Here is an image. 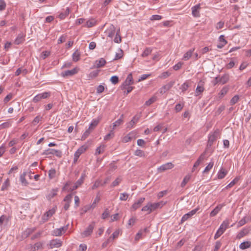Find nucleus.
Masks as SVG:
<instances>
[{"instance_id": "1", "label": "nucleus", "mask_w": 251, "mask_h": 251, "mask_svg": "<svg viewBox=\"0 0 251 251\" xmlns=\"http://www.w3.org/2000/svg\"><path fill=\"white\" fill-rule=\"evenodd\" d=\"M229 222L228 220H225L222 224L221 225L220 227L217 231L216 233L214 235V239H216L219 238L225 231L229 227Z\"/></svg>"}, {"instance_id": "2", "label": "nucleus", "mask_w": 251, "mask_h": 251, "mask_svg": "<svg viewBox=\"0 0 251 251\" xmlns=\"http://www.w3.org/2000/svg\"><path fill=\"white\" fill-rule=\"evenodd\" d=\"M220 131L219 129H216L213 132H211L208 136V140L207 143V147H210L214 141L218 138V136L219 134Z\"/></svg>"}, {"instance_id": "3", "label": "nucleus", "mask_w": 251, "mask_h": 251, "mask_svg": "<svg viewBox=\"0 0 251 251\" xmlns=\"http://www.w3.org/2000/svg\"><path fill=\"white\" fill-rule=\"evenodd\" d=\"M51 95L50 92H44L40 93L35 96L33 99V101L34 102H37L41 100L42 99H46L49 98Z\"/></svg>"}, {"instance_id": "4", "label": "nucleus", "mask_w": 251, "mask_h": 251, "mask_svg": "<svg viewBox=\"0 0 251 251\" xmlns=\"http://www.w3.org/2000/svg\"><path fill=\"white\" fill-rule=\"evenodd\" d=\"M134 83V81L132 77V74H129L125 82L123 83L122 85L121 86V88L122 90L126 89V87L129 85L132 84Z\"/></svg>"}, {"instance_id": "5", "label": "nucleus", "mask_w": 251, "mask_h": 251, "mask_svg": "<svg viewBox=\"0 0 251 251\" xmlns=\"http://www.w3.org/2000/svg\"><path fill=\"white\" fill-rule=\"evenodd\" d=\"M175 81H171L166 85L162 86L159 89V93L161 94L165 93L167 91H169L174 85Z\"/></svg>"}, {"instance_id": "6", "label": "nucleus", "mask_w": 251, "mask_h": 251, "mask_svg": "<svg viewBox=\"0 0 251 251\" xmlns=\"http://www.w3.org/2000/svg\"><path fill=\"white\" fill-rule=\"evenodd\" d=\"M55 212V209L53 208L47 211L42 217V220L43 222L48 221L49 219L51 217Z\"/></svg>"}, {"instance_id": "7", "label": "nucleus", "mask_w": 251, "mask_h": 251, "mask_svg": "<svg viewBox=\"0 0 251 251\" xmlns=\"http://www.w3.org/2000/svg\"><path fill=\"white\" fill-rule=\"evenodd\" d=\"M95 226V223L92 222L82 233L84 237L89 236L91 234Z\"/></svg>"}, {"instance_id": "8", "label": "nucleus", "mask_w": 251, "mask_h": 251, "mask_svg": "<svg viewBox=\"0 0 251 251\" xmlns=\"http://www.w3.org/2000/svg\"><path fill=\"white\" fill-rule=\"evenodd\" d=\"M199 210V208H197L196 209H194L192 210H191V211H190L189 212L184 214L182 218H181V223H183L185 221H187V220H188L189 218H190L192 216H193L194 214H195L196 213V212L198 211V210Z\"/></svg>"}, {"instance_id": "9", "label": "nucleus", "mask_w": 251, "mask_h": 251, "mask_svg": "<svg viewBox=\"0 0 251 251\" xmlns=\"http://www.w3.org/2000/svg\"><path fill=\"white\" fill-rule=\"evenodd\" d=\"M150 207L151 211H152L155 210L157 208H161L162 206L165 204L163 201H160L156 203L148 202Z\"/></svg>"}, {"instance_id": "10", "label": "nucleus", "mask_w": 251, "mask_h": 251, "mask_svg": "<svg viewBox=\"0 0 251 251\" xmlns=\"http://www.w3.org/2000/svg\"><path fill=\"white\" fill-rule=\"evenodd\" d=\"M78 69L77 68H75L71 70H67L61 73V75L63 77H66L68 76H72L78 73Z\"/></svg>"}, {"instance_id": "11", "label": "nucleus", "mask_w": 251, "mask_h": 251, "mask_svg": "<svg viewBox=\"0 0 251 251\" xmlns=\"http://www.w3.org/2000/svg\"><path fill=\"white\" fill-rule=\"evenodd\" d=\"M201 8L200 3L192 7V14L194 17H199L200 16V10Z\"/></svg>"}, {"instance_id": "12", "label": "nucleus", "mask_w": 251, "mask_h": 251, "mask_svg": "<svg viewBox=\"0 0 251 251\" xmlns=\"http://www.w3.org/2000/svg\"><path fill=\"white\" fill-rule=\"evenodd\" d=\"M174 165L171 162H168L163 164L158 168L159 172H162L169 169H171L174 167Z\"/></svg>"}, {"instance_id": "13", "label": "nucleus", "mask_w": 251, "mask_h": 251, "mask_svg": "<svg viewBox=\"0 0 251 251\" xmlns=\"http://www.w3.org/2000/svg\"><path fill=\"white\" fill-rule=\"evenodd\" d=\"M72 194H68L67 195L64 199V201L65 202V203L64 205V209L65 210H68L70 204L72 201Z\"/></svg>"}, {"instance_id": "14", "label": "nucleus", "mask_w": 251, "mask_h": 251, "mask_svg": "<svg viewBox=\"0 0 251 251\" xmlns=\"http://www.w3.org/2000/svg\"><path fill=\"white\" fill-rule=\"evenodd\" d=\"M25 35L24 33L22 32L19 33L14 41V44L19 45L23 43L25 41Z\"/></svg>"}, {"instance_id": "15", "label": "nucleus", "mask_w": 251, "mask_h": 251, "mask_svg": "<svg viewBox=\"0 0 251 251\" xmlns=\"http://www.w3.org/2000/svg\"><path fill=\"white\" fill-rule=\"evenodd\" d=\"M62 246V241L58 239H53L50 241V248H59Z\"/></svg>"}, {"instance_id": "16", "label": "nucleus", "mask_w": 251, "mask_h": 251, "mask_svg": "<svg viewBox=\"0 0 251 251\" xmlns=\"http://www.w3.org/2000/svg\"><path fill=\"white\" fill-rule=\"evenodd\" d=\"M145 200V198H140L137 201L135 202L132 205L131 209L136 210L139 208Z\"/></svg>"}, {"instance_id": "17", "label": "nucleus", "mask_w": 251, "mask_h": 251, "mask_svg": "<svg viewBox=\"0 0 251 251\" xmlns=\"http://www.w3.org/2000/svg\"><path fill=\"white\" fill-rule=\"evenodd\" d=\"M115 27L113 25H111L106 31V33L107 34L108 37L111 38H113V37L115 35Z\"/></svg>"}, {"instance_id": "18", "label": "nucleus", "mask_w": 251, "mask_h": 251, "mask_svg": "<svg viewBox=\"0 0 251 251\" xmlns=\"http://www.w3.org/2000/svg\"><path fill=\"white\" fill-rule=\"evenodd\" d=\"M105 64H106L105 60L103 58H101L99 60H96L95 61L94 67L99 68L104 66Z\"/></svg>"}, {"instance_id": "19", "label": "nucleus", "mask_w": 251, "mask_h": 251, "mask_svg": "<svg viewBox=\"0 0 251 251\" xmlns=\"http://www.w3.org/2000/svg\"><path fill=\"white\" fill-rule=\"evenodd\" d=\"M140 118V115H136L134 116L133 119L128 123L127 125V128H131L135 124H136Z\"/></svg>"}, {"instance_id": "20", "label": "nucleus", "mask_w": 251, "mask_h": 251, "mask_svg": "<svg viewBox=\"0 0 251 251\" xmlns=\"http://www.w3.org/2000/svg\"><path fill=\"white\" fill-rule=\"evenodd\" d=\"M58 191V189L57 188L52 189L50 190L49 193L47 195V199L50 201L51 199L57 195V193Z\"/></svg>"}, {"instance_id": "21", "label": "nucleus", "mask_w": 251, "mask_h": 251, "mask_svg": "<svg viewBox=\"0 0 251 251\" xmlns=\"http://www.w3.org/2000/svg\"><path fill=\"white\" fill-rule=\"evenodd\" d=\"M219 41L220 43H219L217 46V47L218 49L223 48L227 43V41L225 39L224 36L223 35H222L219 37Z\"/></svg>"}, {"instance_id": "22", "label": "nucleus", "mask_w": 251, "mask_h": 251, "mask_svg": "<svg viewBox=\"0 0 251 251\" xmlns=\"http://www.w3.org/2000/svg\"><path fill=\"white\" fill-rule=\"evenodd\" d=\"M195 50V48L192 49L188 50L183 55L182 59L187 61L189 60L192 56L194 51Z\"/></svg>"}, {"instance_id": "23", "label": "nucleus", "mask_w": 251, "mask_h": 251, "mask_svg": "<svg viewBox=\"0 0 251 251\" xmlns=\"http://www.w3.org/2000/svg\"><path fill=\"white\" fill-rule=\"evenodd\" d=\"M227 174V171L224 168H222L218 172L217 174L218 179H221L224 178Z\"/></svg>"}, {"instance_id": "24", "label": "nucleus", "mask_w": 251, "mask_h": 251, "mask_svg": "<svg viewBox=\"0 0 251 251\" xmlns=\"http://www.w3.org/2000/svg\"><path fill=\"white\" fill-rule=\"evenodd\" d=\"M229 87L227 86H224L218 94L219 98H222L227 93Z\"/></svg>"}, {"instance_id": "25", "label": "nucleus", "mask_w": 251, "mask_h": 251, "mask_svg": "<svg viewBox=\"0 0 251 251\" xmlns=\"http://www.w3.org/2000/svg\"><path fill=\"white\" fill-rule=\"evenodd\" d=\"M26 175V172H24L20 176V180L22 184L24 186H27L28 184V182L25 179Z\"/></svg>"}, {"instance_id": "26", "label": "nucleus", "mask_w": 251, "mask_h": 251, "mask_svg": "<svg viewBox=\"0 0 251 251\" xmlns=\"http://www.w3.org/2000/svg\"><path fill=\"white\" fill-rule=\"evenodd\" d=\"M86 149V146H82L75 152L74 155L79 157L80 155L83 153Z\"/></svg>"}, {"instance_id": "27", "label": "nucleus", "mask_w": 251, "mask_h": 251, "mask_svg": "<svg viewBox=\"0 0 251 251\" xmlns=\"http://www.w3.org/2000/svg\"><path fill=\"white\" fill-rule=\"evenodd\" d=\"M222 205L219 204L217 205L210 213V217H214L216 216L222 208Z\"/></svg>"}, {"instance_id": "28", "label": "nucleus", "mask_w": 251, "mask_h": 251, "mask_svg": "<svg viewBox=\"0 0 251 251\" xmlns=\"http://www.w3.org/2000/svg\"><path fill=\"white\" fill-rule=\"evenodd\" d=\"M123 117H124V115L122 114L121 115L120 118L113 124V127H112L113 129H114L115 127L120 126L121 125H122L123 124Z\"/></svg>"}, {"instance_id": "29", "label": "nucleus", "mask_w": 251, "mask_h": 251, "mask_svg": "<svg viewBox=\"0 0 251 251\" xmlns=\"http://www.w3.org/2000/svg\"><path fill=\"white\" fill-rule=\"evenodd\" d=\"M80 53L78 50H76L73 54L72 58L74 62H77L80 59Z\"/></svg>"}, {"instance_id": "30", "label": "nucleus", "mask_w": 251, "mask_h": 251, "mask_svg": "<svg viewBox=\"0 0 251 251\" xmlns=\"http://www.w3.org/2000/svg\"><path fill=\"white\" fill-rule=\"evenodd\" d=\"M229 80V76L227 74H225L222 77H220L219 82L222 84L226 83Z\"/></svg>"}, {"instance_id": "31", "label": "nucleus", "mask_w": 251, "mask_h": 251, "mask_svg": "<svg viewBox=\"0 0 251 251\" xmlns=\"http://www.w3.org/2000/svg\"><path fill=\"white\" fill-rule=\"evenodd\" d=\"M204 90V89L202 84H201V85L199 84L197 86L195 91V96H198L199 95L201 94L203 92Z\"/></svg>"}, {"instance_id": "32", "label": "nucleus", "mask_w": 251, "mask_h": 251, "mask_svg": "<svg viewBox=\"0 0 251 251\" xmlns=\"http://www.w3.org/2000/svg\"><path fill=\"white\" fill-rule=\"evenodd\" d=\"M204 157H205V153H203L200 156L199 158L197 159V160L195 163V164L194 165V168H196V167H198L199 166V165L200 164L202 160H203V159H204Z\"/></svg>"}, {"instance_id": "33", "label": "nucleus", "mask_w": 251, "mask_h": 251, "mask_svg": "<svg viewBox=\"0 0 251 251\" xmlns=\"http://www.w3.org/2000/svg\"><path fill=\"white\" fill-rule=\"evenodd\" d=\"M251 246V242L250 241L244 242L240 244L239 247L241 249L245 250L250 248Z\"/></svg>"}, {"instance_id": "34", "label": "nucleus", "mask_w": 251, "mask_h": 251, "mask_svg": "<svg viewBox=\"0 0 251 251\" xmlns=\"http://www.w3.org/2000/svg\"><path fill=\"white\" fill-rule=\"evenodd\" d=\"M248 233V230L246 228H243L242 230H241L237 235V238L241 239L244 236L247 235Z\"/></svg>"}, {"instance_id": "35", "label": "nucleus", "mask_w": 251, "mask_h": 251, "mask_svg": "<svg viewBox=\"0 0 251 251\" xmlns=\"http://www.w3.org/2000/svg\"><path fill=\"white\" fill-rule=\"evenodd\" d=\"M70 13V9L69 7H67L64 12H61L59 15V18L60 19H65L69 14Z\"/></svg>"}, {"instance_id": "36", "label": "nucleus", "mask_w": 251, "mask_h": 251, "mask_svg": "<svg viewBox=\"0 0 251 251\" xmlns=\"http://www.w3.org/2000/svg\"><path fill=\"white\" fill-rule=\"evenodd\" d=\"M43 245V243L37 242L33 245V246L31 248V250L32 251H35L36 250H38L39 249H42Z\"/></svg>"}, {"instance_id": "37", "label": "nucleus", "mask_w": 251, "mask_h": 251, "mask_svg": "<svg viewBox=\"0 0 251 251\" xmlns=\"http://www.w3.org/2000/svg\"><path fill=\"white\" fill-rule=\"evenodd\" d=\"M122 181V177L118 176L114 181H113V182L112 183V184L111 185V187H114L115 186L119 185Z\"/></svg>"}, {"instance_id": "38", "label": "nucleus", "mask_w": 251, "mask_h": 251, "mask_svg": "<svg viewBox=\"0 0 251 251\" xmlns=\"http://www.w3.org/2000/svg\"><path fill=\"white\" fill-rule=\"evenodd\" d=\"M83 182L81 181V179H78L76 182L74 184V185L70 188L71 191H73L75 189H76L79 186H80Z\"/></svg>"}, {"instance_id": "39", "label": "nucleus", "mask_w": 251, "mask_h": 251, "mask_svg": "<svg viewBox=\"0 0 251 251\" xmlns=\"http://www.w3.org/2000/svg\"><path fill=\"white\" fill-rule=\"evenodd\" d=\"M191 178V176L189 175H186L184 178H183L181 183V186L182 187H184L186 184L188 182V181L190 180Z\"/></svg>"}, {"instance_id": "40", "label": "nucleus", "mask_w": 251, "mask_h": 251, "mask_svg": "<svg viewBox=\"0 0 251 251\" xmlns=\"http://www.w3.org/2000/svg\"><path fill=\"white\" fill-rule=\"evenodd\" d=\"M151 51L152 50L151 48H146L141 54V56L143 57H147L151 53Z\"/></svg>"}, {"instance_id": "41", "label": "nucleus", "mask_w": 251, "mask_h": 251, "mask_svg": "<svg viewBox=\"0 0 251 251\" xmlns=\"http://www.w3.org/2000/svg\"><path fill=\"white\" fill-rule=\"evenodd\" d=\"M157 100V97L155 96H152L151 98L149 100L146 101L145 105L146 106H149L152 103L156 101Z\"/></svg>"}, {"instance_id": "42", "label": "nucleus", "mask_w": 251, "mask_h": 251, "mask_svg": "<svg viewBox=\"0 0 251 251\" xmlns=\"http://www.w3.org/2000/svg\"><path fill=\"white\" fill-rule=\"evenodd\" d=\"M99 72L100 70H98L91 72L88 76L89 79H91L96 77L98 75Z\"/></svg>"}, {"instance_id": "43", "label": "nucleus", "mask_w": 251, "mask_h": 251, "mask_svg": "<svg viewBox=\"0 0 251 251\" xmlns=\"http://www.w3.org/2000/svg\"><path fill=\"white\" fill-rule=\"evenodd\" d=\"M10 186V181L9 178H7L4 182L3 183L1 190L2 191H4L5 190H7L8 187Z\"/></svg>"}, {"instance_id": "44", "label": "nucleus", "mask_w": 251, "mask_h": 251, "mask_svg": "<svg viewBox=\"0 0 251 251\" xmlns=\"http://www.w3.org/2000/svg\"><path fill=\"white\" fill-rule=\"evenodd\" d=\"M239 100V96L237 95H235L230 100V104L233 105L236 104Z\"/></svg>"}, {"instance_id": "45", "label": "nucleus", "mask_w": 251, "mask_h": 251, "mask_svg": "<svg viewBox=\"0 0 251 251\" xmlns=\"http://www.w3.org/2000/svg\"><path fill=\"white\" fill-rule=\"evenodd\" d=\"M56 175V170L54 169H51L49 171V177L50 179L54 178Z\"/></svg>"}, {"instance_id": "46", "label": "nucleus", "mask_w": 251, "mask_h": 251, "mask_svg": "<svg viewBox=\"0 0 251 251\" xmlns=\"http://www.w3.org/2000/svg\"><path fill=\"white\" fill-rule=\"evenodd\" d=\"M134 154L139 157H144L146 156L144 151L141 150H137L134 152Z\"/></svg>"}, {"instance_id": "47", "label": "nucleus", "mask_w": 251, "mask_h": 251, "mask_svg": "<svg viewBox=\"0 0 251 251\" xmlns=\"http://www.w3.org/2000/svg\"><path fill=\"white\" fill-rule=\"evenodd\" d=\"M91 131L92 129L91 128H89V127L88 129H87L82 135L81 140H85L86 138H87L89 134L91 133Z\"/></svg>"}, {"instance_id": "48", "label": "nucleus", "mask_w": 251, "mask_h": 251, "mask_svg": "<svg viewBox=\"0 0 251 251\" xmlns=\"http://www.w3.org/2000/svg\"><path fill=\"white\" fill-rule=\"evenodd\" d=\"M99 123V120H93L90 125L89 128L93 130L98 125Z\"/></svg>"}, {"instance_id": "49", "label": "nucleus", "mask_w": 251, "mask_h": 251, "mask_svg": "<svg viewBox=\"0 0 251 251\" xmlns=\"http://www.w3.org/2000/svg\"><path fill=\"white\" fill-rule=\"evenodd\" d=\"M96 24V22L94 20H89L86 22L83 26H86L88 27H91L93 26Z\"/></svg>"}, {"instance_id": "50", "label": "nucleus", "mask_w": 251, "mask_h": 251, "mask_svg": "<svg viewBox=\"0 0 251 251\" xmlns=\"http://www.w3.org/2000/svg\"><path fill=\"white\" fill-rule=\"evenodd\" d=\"M239 180V178L236 177L232 181H231L226 187V188H228L234 186Z\"/></svg>"}, {"instance_id": "51", "label": "nucleus", "mask_w": 251, "mask_h": 251, "mask_svg": "<svg viewBox=\"0 0 251 251\" xmlns=\"http://www.w3.org/2000/svg\"><path fill=\"white\" fill-rule=\"evenodd\" d=\"M120 29H118V31L116 33V36L114 39V42L116 43H119L121 42V37L119 35Z\"/></svg>"}, {"instance_id": "52", "label": "nucleus", "mask_w": 251, "mask_h": 251, "mask_svg": "<svg viewBox=\"0 0 251 251\" xmlns=\"http://www.w3.org/2000/svg\"><path fill=\"white\" fill-rule=\"evenodd\" d=\"M104 146H100V147H98L96 151V155L100 154L101 153H102L104 151Z\"/></svg>"}, {"instance_id": "53", "label": "nucleus", "mask_w": 251, "mask_h": 251, "mask_svg": "<svg viewBox=\"0 0 251 251\" xmlns=\"http://www.w3.org/2000/svg\"><path fill=\"white\" fill-rule=\"evenodd\" d=\"M129 197V195L126 193H123L120 194V200L126 201Z\"/></svg>"}, {"instance_id": "54", "label": "nucleus", "mask_w": 251, "mask_h": 251, "mask_svg": "<svg viewBox=\"0 0 251 251\" xmlns=\"http://www.w3.org/2000/svg\"><path fill=\"white\" fill-rule=\"evenodd\" d=\"M54 151H55L54 149H48L44 151L43 154H44V155L54 154Z\"/></svg>"}, {"instance_id": "55", "label": "nucleus", "mask_w": 251, "mask_h": 251, "mask_svg": "<svg viewBox=\"0 0 251 251\" xmlns=\"http://www.w3.org/2000/svg\"><path fill=\"white\" fill-rule=\"evenodd\" d=\"M213 162H210L205 167V169L203 171V173H206L208 172L213 167Z\"/></svg>"}, {"instance_id": "56", "label": "nucleus", "mask_w": 251, "mask_h": 251, "mask_svg": "<svg viewBox=\"0 0 251 251\" xmlns=\"http://www.w3.org/2000/svg\"><path fill=\"white\" fill-rule=\"evenodd\" d=\"M142 211H147L148 212V214H150L151 213L149 203H148L146 205L142 207Z\"/></svg>"}, {"instance_id": "57", "label": "nucleus", "mask_w": 251, "mask_h": 251, "mask_svg": "<svg viewBox=\"0 0 251 251\" xmlns=\"http://www.w3.org/2000/svg\"><path fill=\"white\" fill-rule=\"evenodd\" d=\"M110 81L113 84H116L119 82V78L116 75H113L111 77Z\"/></svg>"}, {"instance_id": "58", "label": "nucleus", "mask_w": 251, "mask_h": 251, "mask_svg": "<svg viewBox=\"0 0 251 251\" xmlns=\"http://www.w3.org/2000/svg\"><path fill=\"white\" fill-rule=\"evenodd\" d=\"M6 3L4 0H0V11L4 10L6 8Z\"/></svg>"}, {"instance_id": "59", "label": "nucleus", "mask_w": 251, "mask_h": 251, "mask_svg": "<svg viewBox=\"0 0 251 251\" xmlns=\"http://www.w3.org/2000/svg\"><path fill=\"white\" fill-rule=\"evenodd\" d=\"M131 137V134L126 135L123 138V141L124 143H127V142H128L131 141L132 139V137Z\"/></svg>"}, {"instance_id": "60", "label": "nucleus", "mask_w": 251, "mask_h": 251, "mask_svg": "<svg viewBox=\"0 0 251 251\" xmlns=\"http://www.w3.org/2000/svg\"><path fill=\"white\" fill-rule=\"evenodd\" d=\"M52 235L55 236H59L62 235V233L59 228H56L53 231Z\"/></svg>"}, {"instance_id": "61", "label": "nucleus", "mask_w": 251, "mask_h": 251, "mask_svg": "<svg viewBox=\"0 0 251 251\" xmlns=\"http://www.w3.org/2000/svg\"><path fill=\"white\" fill-rule=\"evenodd\" d=\"M183 64V62H179L176 64L175 66H174L173 69L175 71H177L181 68Z\"/></svg>"}, {"instance_id": "62", "label": "nucleus", "mask_w": 251, "mask_h": 251, "mask_svg": "<svg viewBox=\"0 0 251 251\" xmlns=\"http://www.w3.org/2000/svg\"><path fill=\"white\" fill-rule=\"evenodd\" d=\"M101 185L100 181L97 180L92 186V189L94 190L98 188Z\"/></svg>"}, {"instance_id": "63", "label": "nucleus", "mask_w": 251, "mask_h": 251, "mask_svg": "<svg viewBox=\"0 0 251 251\" xmlns=\"http://www.w3.org/2000/svg\"><path fill=\"white\" fill-rule=\"evenodd\" d=\"M162 19V16L158 15H153L151 16L150 18V20L154 21V20H160Z\"/></svg>"}, {"instance_id": "64", "label": "nucleus", "mask_w": 251, "mask_h": 251, "mask_svg": "<svg viewBox=\"0 0 251 251\" xmlns=\"http://www.w3.org/2000/svg\"><path fill=\"white\" fill-rule=\"evenodd\" d=\"M109 215V211L108 209V208H106L104 212L102 214L101 218L103 219H105L107 218Z\"/></svg>"}]
</instances>
